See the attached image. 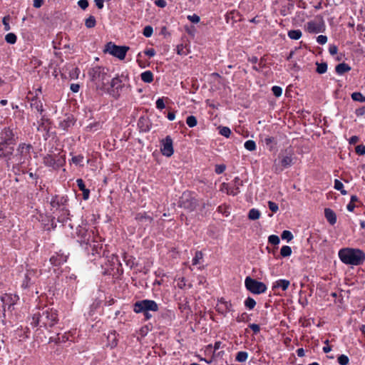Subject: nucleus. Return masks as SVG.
<instances>
[{
	"instance_id": "nucleus-34",
	"label": "nucleus",
	"mask_w": 365,
	"mask_h": 365,
	"mask_svg": "<svg viewBox=\"0 0 365 365\" xmlns=\"http://www.w3.org/2000/svg\"><path fill=\"white\" fill-rule=\"evenodd\" d=\"M111 262V266L113 267L111 269L113 271L115 269H116L117 272H118L119 268L121 267V263L120 262L118 257L117 256H113Z\"/></svg>"
},
{
	"instance_id": "nucleus-57",
	"label": "nucleus",
	"mask_w": 365,
	"mask_h": 365,
	"mask_svg": "<svg viewBox=\"0 0 365 365\" xmlns=\"http://www.w3.org/2000/svg\"><path fill=\"white\" fill-rule=\"evenodd\" d=\"M187 19L192 23H195V24H197L200 21V17L196 15V14H193L192 16H187Z\"/></svg>"
},
{
	"instance_id": "nucleus-41",
	"label": "nucleus",
	"mask_w": 365,
	"mask_h": 365,
	"mask_svg": "<svg viewBox=\"0 0 365 365\" xmlns=\"http://www.w3.org/2000/svg\"><path fill=\"white\" fill-rule=\"evenodd\" d=\"M281 237L282 240H286L289 242L293 239V235L289 230H284L281 235Z\"/></svg>"
},
{
	"instance_id": "nucleus-14",
	"label": "nucleus",
	"mask_w": 365,
	"mask_h": 365,
	"mask_svg": "<svg viewBox=\"0 0 365 365\" xmlns=\"http://www.w3.org/2000/svg\"><path fill=\"white\" fill-rule=\"evenodd\" d=\"M14 134L10 128H5L1 133V141L0 143H16L14 139Z\"/></svg>"
},
{
	"instance_id": "nucleus-50",
	"label": "nucleus",
	"mask_w": 365,
	"mask_h": 365,
	"mask_svg": "<svg viewBox=\"0 0 365 365\" xmlns=\"http://www.w3.org/2000/svg\"><path fill=\"white\" fill-rule=\"evenodd\" d=\"M202 258V253L201 252H196L194 258L192 259V264H197L199 260Z\"/></svg>"
},
{
	"instance_id": "nucleus-25",
	"label": "nucleus",
	"mask_w": 365,
	"mask_h": 365,
	"mask_svg": "<svg viewBox=\"0 0 365 365\" xmlns=\"http://www.w3.org/2000/svg\"><path fill=\"white\" fill-rule=\"evenodd\" d=\"M108 340L110 343V347H115L117 346V338H116V333L115 331L109 332L108 334Z\"/></svg>"
},
{
	"instance_id": "nucleus-40",
	"label": "nucleus",
	"mask_w": 365,
	"mask_h": 365,
	"mask_svg": "<svg viewBox=\"0 0 365 365\" xmlns=\"http://www.w3.org/2000/svg\"><path fill=\"white\" fill-rule=\"evenodd\" d=\"M197 118L193 115H190L186 119V123L190 128L195 127L197 125Z\"/></svg>"
},
{
	"instance_id": "nucleus-38",
	"label": "nucleus",
	"mask_w": 365,
	"mask_h": 365,
	"mask_svg": "<svg viewBox=\"0 0 365 365\" xmlns=\"http://www.w3.org/2000/svg\"><path fill=\"white\" fill-rule=\"evenodd\" d=\"M110 87L118 89L121 87V80L118 77L113 78L110 82Z\"/></svg>"
},
{
	"instance_id": "nucleus-64",
	"label": "nucleus",
	"mask_w": 365,
	"mask_h": 365,
	"mask_svg": "<svg viewBox=\"0 0 365 365\" xmlns=\"http://www.w3.org/2000/svg\"><path fill=\"white\" fill-rule=\"evenodd\" d=\"M71 90L74 92L77 93L79 91L80 86L77 83H72L70 87Z\"/></svg>"
},
{
	"instance_id": "nucleus-18",
	"label": "nucleus",
	"mask_w": 365,
	"mask_h": 365,
	"mask_svg": "<svg viewBox=\"0 0 365 365\" xmlns=\"http://www.w3.org/2000/svg\"><path fill=\"white\" fill-rule=\"evenodd\" d=\"M67 256L63 254L56 253L50 258L51 263L54 266H59L66 262Z\"/></svg>"
},
{
	"instance_id": "nucleus-10",
	"label": "nucleus",
	"mask_w": 365,
	"mask_h": 365,
	"mask_svg": "<svg viewBox=\"0 0 365 365\" xmlns=\"http://www.w3.org/2000/svg\"><path fill=\"white\" fill-rule=\"evenodd\" d=\"M161 153L166 156L170 157L173 153V140L170 135L165 137V138L163 139L161 141Z\"/></svg>"
},
{
	"instance_id": "nucleus-2",
	"label": "nucleus",
	"mask_w": 365,
	"mask_h": 365,
	"mask_svg": "<svg viewBox=\"0 0 365 365\" xmlns=\"http://www.w3.org/2000/svg\"><path fill=\"white\" fill-rule=\"evenodd\" d=\"M108 72V68L101 66H96L89 70L88 75L97 89L103 90L108 84L110 76Z\"/></svg>"
},
{
	"instance_id": "nucleus-54",
	"label": "nucleus",
	"mask_w": 365,
	"mask_h": 365,
	"mask_svg": "<svg viewBox=\"0 0 365 365\" xmlns=\"http://www.w3.org/2000/svg\"><path fill=\"white\" fill-rule=\"evenodd\" d=\"M249 327L253 331L255 334H257L260 331L259 325L257 324H249Z\"/></svg>"
},
{
	"instance_id": "nucleus-21",
	"label": "nucleus",
	"mask_w": 365,
	"mask_h": 365,
	"mask_svg": "<svg viewBox=\"0 0 365 365\" xmlns=\"http://www.w3.org/2000/svg\"><path fill=\"white\" fill-rule=\"evenodd\" d=\"M40 324H42L45 327L47 326L48 322H45L42 318V314L38 313L35 314L32 317V321L31 322V325L33 327H36L38 326Z\"/></svg>"
},
{
	"instance_id": "nucleus-45",
	"label": "nucleus",
	"mask_w": 365,
	"mask_h": 365,
	"mask_svg": "<svg viewBox=\"0 0 365 365\" xmlns=\"http://www.w3.org/2000/svg\"><path fill=\"white\" fill-rule=\"evenodd\" d=\"M268 242L273 245H277L279 243L280 240L277 235H272L268 237Z\"/></svg>"
},
{
	"instance_id": "nucleus-37",
	"label": "nucleus",
	"mask_w": 365,
	"mask_h": 365,
	"mask_svg": "<svg viewBox=\"0 0 365 365\" xmlns=\"http://www.w3.org/2000/svg\"><path fill=\"white\" fill-rule=\"evenodd\" d=\"M351 98L355 101L365 102V96L359 92H355L351 94Z\"/></svg>"
},
{
	"instance_id": "nucleus-56",
	"label": "nucleus",
	"mask_w": 365,
	"mask_h": 365,
	"mask_svg": "<svg viewBox=\"0 0 365 365\" xmlns=\"http://www.w3.org/2000/svg\"><path fill=\"white\" fill-rule=\"evenodd\" d=\"M317 41L319 44L323 45L327 43V37L326 36L320 35L317 37Z\"/></svg>"
},
{
	"instance_id": "nucleus-26",
	"label": "nucleus",
	"mask_w": 365,
	"mask_h": 365,
	"mask_svg": "<svg viewBox=\"0 0 365 365\" xmlns=\"http://www.w3.org/2000/svg\"><path fill=\"white\" fill-rule=\"evenodd\" d=\"M140 76L145 83H151L153 81V74L150 71L142 73Z\"/></svg>"
},
{
	"instance_id": "nucleus-30",
	"label": "nucleus",
	"mask_w": 365,
	"mask_h": 365,
	"mask_svg": "<svg viewBox=\"0 0 365 365\" xmlns=\"http://www.w3.org/2000/svg\"><path fill=\"white\" fill-rule=\"evenodd\" d=\"M248 358V354L246 351H239L236 355V361L239 362H245Z\"/></svg>"
},
{
	"instance_id": "nucleus-55",
	"label": "nucleus",
	"mask_w": 365,
	"mask_h": 365,
	"mask_svg": "<svg viewBox=\"0 0 365 365\" xmlns=\"http://www.w3.org/2000/svg\"><path fill=\"white\" fill-rule=\"evenodd\" d=\"M78 5L83 10H85L88 6V0H79L78 1Z\"/></svg>"
},
{
	"instance_id": "nucleus-53",
	"label": "nucleus",
	"mask_w": 365,
	"mask_h": 365,
	"mask_svg": "<svg viewBox=\"0 0 365 365\" xmlns=\"http://www.w3.org/2000/svg\"><path fill=\"white\" fill-rule=\"evenodd\" d=\"M250 320V317L247 314V313H243L237 319V322H248Z\"/></svg>"
},
{
	"instance_id": "nucleus-59",
	"label": "nucleus",
	"mask_w": 365,
	"mask_h": 365,
	"mask_svg": "<svg viewBox=\"0 0 365 365\" xmlns=\"http://www.w3.org/2000/svg\"><path fill=\"white\" fill-rule=\"evenodd\" d=\"M225 170V165H217L215 167V172L217 174L222 173Z\"/></svg>"
},
{
	"instance_id": "nucleus-19",
	"label": "nucleus",
	"mask_w": 365,
	"mask_h": 365,
	"mask_svg": "<svg viewBox=\"0 0 365 365\" xmlns=\"http://www.w3.org/2000/svg\"><path fill=\"white\" fill-rule=\"evenodd\" d=\"M90 160L81 155L73 156L71 158V162L76 166L83 167L86 164L89 163Z\"/></svg>"
},
{
	"instance_id": "nucleus-48",
	"label": "nucleus",
	"mask_w": 365,
	"mask_h": 365,
	"mask_svg": "<svg viewBox=\"0 0 365 365\" xmlns=\"http://www.w3.org/2000/svg\"><path fill=\"white\" fill-rule=\"evenodd\" d=\"M153 29L150 26H146L143 29V35L145 37H150L153 34Z\"/></svg>"
},
{
	"instance_id": "nucleus-7",
	"label": "nucleus",
	"mask_w": 365,
	"mask_h": 365,
	"mask_svg": "<svg viewBox=\"0 0 365 365\" xmlns=\"http://www.w3.org/2000/svg\"><path fill=\"white\" fill-rule=\"evenodd\" d=\"M128 49L129 47L128 46H116L112 42H109L106 44L104 51L109 53L110 54L118 58L120 60H123L125 58L126 52L128 51Z\"/></svg>"
},
{
	"instance_id": "nucleus-61",
	"label": "nucleus",
	"mask_w": 365,
	"mask_h": 365,
	"mask_svg": "<svg viewBox=\"0 0 365 365\" xmlns=\"http://www.w3.org/2000/svg\"><path fill=\"white\" fill-rule=\"evenodd\" d=\"M8 21H9V17L8 16L4 17V19H3V24L4 26V29H5L6 31H9L10 29V26H9Z\"/></svg>"
},
{
	"instance_id": "nucleus-27",
	"label": "nucleus",
	"mask_w": 365,
	"mask_h": 365,
	"mask_svg": "<svg viewBox=\"0 0 365 365\" xmlns=\"http://www.w3.org/2000/svg\"><path fill=\"white\" fill-rule=\"evenodd\" d=\"M232 20L233 21H237L240 20V14L237 11H232L226 15V20L228 23L230 20Z\"/></svg>"
},
{
	"instance_id": "nucleus-58",
	"label": "nucleus",
	"mask_w": 365,
	"mask_h": 365,
	"mask_svg": "<svg viewBox=\"0 0 365 365\" xmlns=\"http://www.w3.org/2000/svg\"><path fill=\"white\" fill-rule=\"evenodd\" d=\"M156 107L158 109H163L165 108V103L163 98H158L156 101Z\"/></svg>"
},
{
	"instance_id": "nucleus-20",
	"label": "nucleus",
	"mask_w": 365,
	"mask_h": 365,
	"mask_svg": "<svg viewBox=\"0 0 365 365\" xmlns=\"http://www.w3.org/2000/svg\"><path fill=\"white\" fill-rule=\"evenodd\" d=\"M324 216L330 225H334L336 222V213L330 208L324 209Z\"/></svg>"
},
{
	"instance_id": "nucleus-31",
	"label": "nucleus",
	"mask_w": 365,
	"mask_h": 365,
	"mask_svg": "<svg viewBox=\"0 0 365 365\" xmlns=\"http://www.w3.org/2000/svg\"><path fill=\"white\" fill-rule=\"evenodd\" d=\"M288 36L294 40H297L301 38L302 32L300 30H291L288 32Z\"/></svg>"
},
{
	"instance_id": "nucleus-63",
	"label": "nucleus",
	"mask_w": 365,
	"mask_h": 365,
	"mask_svg": "<svg viewBox=\"0 0 365 365\" xmlns=\"http://www.w3.org/2000/svg\"><path fill=\"white\" fill-rule=\"evenodd\" d=\"M155 4L160 8H164L166 6V1L165 0H156Z\"/></svg>"
},
{
	"instance_id": "nucleus-11",
	"label": "nucleus",
	"mask_w": 365,
	"mask_h": 365,
	"mask_svg": "<svg viewBox=\"0 0 365 365\" xmlns=\"http://www.w3.org/2000/svg\"><path fill=\"white\" fill-rule=\"evenodd\" d=\"M135 219L138 224L144 228L150 225L153 221V217L148 215L146 212L137 213L135 216Z\"/></svg>"
},
{
	"instance_id": "nucleus-32",
	"label": "nucleus",
	"mask_w": 365,
	"mask_h": 365,
	"mask_svg": "<svg viewBox=\"0 0 365 365\" xmlns=\"http://www.w3.org/2000/svg\"><path fill=\"white\" fill-rule=\"evenodd\" d=\"M317 66V72L319 74H322L327 72V63H316Z\"/></svg>"
},
{
	"instance_id": "nucleus-9",
	"label": "nucleus",
	"mask_w": 365,
	"mask_h": 365,
	"mask_svg": "<svg viewBox=\"0 0 365 365\" xmlns=\"http://www.w3.org/2000/svg\"><path fill=\"white\" fill-rule=\"evenodd\" d=\"M43 163L46 165L56 169L63 165L65 158L64 156H57V158H55L51 155H47L43 158Z\"/></svg>"
},
{
	"instance_id": "nucleus-44",
	"label": "nucleus",
	"mask_w": 365,
	"mask_h": 365,
	"mask_svg": "<svg viewBox=\"0 0 365 365\" xmlns=\"http://www.w3.org/2000/svg\"><path fill=\"white\" fill-rule=\"evenodd\" d=\"M245 148L250 151H253L256 149V144L255 141L249 140L245 142Z\"/></svg>"
},
{
	"instance_id": "nucleus-13",
	"label": "nucleus",
	"mask_w": 365,
	"mask_h": 365,
	"mask_svg": "<svg viewBox=\"0 0 365 365\" xmlns=\"http://www.w3.org/2000/svg\"><path fill=\"white\" fill-rule=\"evenodd\" d=\"M42 318L48 322L47 326L52 327L57 322V314L56 312L45 310L42 312Z\"/></svg>"
},
{
	"instance_id": "nucleus-6",
	"label": "nucleus",
	"mask_w": 365,
	"mask_h": 365,
	"mask_svg": "<svg viewBox=\"0 0 365 365\" xmlns=\"http://www.w3.org/2000/svg\"><path fill=\"white\" fill-rule=\"evenodd\" d=\"M246 289L255 294L264 293L267 290V286L264 283L259 282L250 277H247L245 280Z\"/></svg>"
},
{
	"instance_id": "nucleus-16",
	"label": "nucleus",
	"mask_w": 365,
	"mask_h": 365,
	"mask_svg": "<svg viewBox=\"0 0 365 365\" xmlns=\"http://www.w3.org/2000/svg\"><path fill=\"white\" fill-rule=\"evenodd\" d=\"M220 190L228 195H235L239 192V187L235 184H221Z\"/></svg>"
},
{
	"instance_id": "nucleus-12",
	"label": "nucleus",
	"mask_w": 365,
	"mask_h": 365,
	"mask_svg": "<svg viewBox=\"0 0 365 365\" xmlns=\"http://www.w3.org/2000/svg\"><path fill=\"white\" fill-rule=\"evenodd\" d=\"M324 21L322 19L319 22L315 21H309L307 24V29L309 33H319L323 31Z\"/></svg>"
},
{
	"instance_id": "nucleus-47",
	"label": "nucleus",
	"mask_w": 365,
	"mask_h": 365,
	"mask_svg": "<svg viewBox=\"0 0 365 365\" xmlns=\"http://www.w3.org/2000/svg\"><path fill=\"white\" fill-rule=\"evenodd\" d=\"M217 210L219 212L222 213L225 216H228L230 215L229 207L226 205H220L217 207Z\"/></svg>"
},
{
	"instance_id": "nucleus-35",
	"label": "nucleus",
	"mask_w": 365,
	"mask_h": 365,
	"mask_svg": "<svg viewBox=\"0 0 365 365\" xmlns=\"http://www.w3.org/2000/svg\"><path fill=\"white\" fill-rule=\"evenodd\" d=\"M255 305H256V302H255V300L253 298L250 297H247V298L246 299V300L245 301V306L247 309H254V307H255Z\"/></svg>"
},
{
	"instance_id": "nucleus-23",
	"label": "nucleus",
	"mask_w": 365,
	"mask_h": 365,
	"mask_svg": "<svg viewBox=\"0 0 365 365\" xmlns=\"http://www.w3.org/2000/svg\"><path fill=\"white\" fill-rule=\"evenodd\" d=\"M350 70H351V67L345 63H339L335 68L336 72L339 75H342V74L349 71Z\"/></svg>"
},
{
	"instance_id": "nucleus-22",
	"label": "nucleus",
	"mask_w": 365,
	"mask_h": 365,
	"mask_svg": "<svg viewBox=\"0 0 365 365\" xmlns=\"http://www.w3.org/2000/svg\"><path fill=\"white\" fill-rule=\"evenodd\" d=\"M289 284H290V282L289 280L279 279L274 283V284L272 286V289L281 288L283 291H285L287 289Z\"/></svg>"
},
{
	"instance_id": "nucleus-17",
	"label": "nucleus",
	"mask_w": 365,
	"mask_h": 365,
	"mask_svg": "<svg viewBox=\"0 0 365 365\" xmlns=\"http://www.w3.org/2000/svg\"><path fill=\"white\" fill-rule=\"evenodd\" d=\"M232 304L230 302L221 299L220 301V304L217 305L216 310L222 314H226L228 312L230 311V308Z\"/></svg>"
},
{
	"instance_id": "nucleus-43",
	"label": "nucleus",
	"mask_w": 365,
	"mask_h": 365,
	"mask_svg": "<svg viewBox=\"0 0 365 365\" xmlns=\"http://www.w3.org/2000/svg\"><path fill=\"white\" fill-rule=\"evenodd\" d=\"M5 40L7 43L13 44L16 41V36L13 33H9L6 35Z\"/></svg>"
},
{
	"instance_id": "nucleus-28",
	"label": "nucleus",
	"mask_w": 365,
	"mask_h": 365,
	"mask_svg": "<svg viewBox=\"0 0 365 365\" xmlns=\"http://www.w3.org/2000/svg\"><path fill=\"white\" fill-rule=\"evenodd\" d=\"M79 190L82 191L83 199L88 200L89 198L90 190L86 188V184H77Z\"/></svg>"
},
{
	"instance_id": "nucleus-24",
	"label": "nucleus",
	"mask_w": 365,
	"mask_h": 365,
	"mask_svg": "<svg viewBox=\"0 0 365 365\" xmlns=\"http://www.w3.org/2000/svg\"><path fill=\"white\" fill-rule=\"evenodd\" d=\"M65 201L66 200L63 197L56 195L52 198L51 205L53 207H58L61 205H63Z\"/></svg>"
},
{
	"instance_id": "nucleus-29",
	"label": "nucleus",
	"mask_w": 365,
	"mask_h": 365,
	"mask_svg": "<svg viewBox=\"0 0 365 365\" xmlns=\"http://www.w3.org/2000/svg\"><path fill=\"white\" fill-rule=\"evenodd\" d=\"M260 217V212L255 208L251 209L248 213V218L251 220H256Z\"/></svg>"
},
{
	"instance_id": "nucleus-8",
	"label": "nucleus",
	"mask_w": 365,
	"mask_h": 365,
	"mask_svg": "<svg viewBox=\"0 0 365 365\" xmlns=\"http://www.w3.org/2000/svg\"><path fill=\"white\" fill-rule=\"evenodd\" d=\"M14 143H0V158H4L6 161L7 165L11 166V157L14 155Z\"/></svg>"
},
{
	"instance_id": "nucleus-42",
	"label": "nucleus",
	"mask_w": 365,
	"mask_h": 365,
	"mask_svg": "<svg viewBox=\"0 0 365 365\" xmlns=\"http://www.w3.org/2000/svg\"><path fill=\"white\" fill-rule=\"evenodd\" d=\"M337 361L340 365H347L349 359L347 356L341 354L338 356Z\"/></svg>"
},
{
	"instance_id": "nucleus-51",
	"label": "nucleus",
	"mask_w": 365,
	"mask_h": 365,
	"mask_svg": "<svg viewBox=\"0 0 365 365\" xmlns=\"http://www.w3.org/2000/svg\"><path fill=\"white\" fill-rule=\"evenodd\" d=\"M272 91L276 97H279L282 93V89L277 86H273Z\"/></svg>"
},
{
	"instance_id": "nucleus-5",
	"label": "nucleus",
	"mask_w": 365,
	"mask_h": 365,
	"mask_svg": "<svg viewBox=\"0 0 365 365\" xmlns=\"http://www.w3.org/2000/svg\"><path fill=\"white\" fill-rule=\"evenodd\" d=\"M180 207L187 210L188 212L194 211L199 205V200L197 195L190 191H185L182 193L179 200Z\"/></svg>"
},
{
	"instance_id": "nucleus-3",
	"label": "nucleus",
	"mask_w": 365,
	"mask_h": 365,
	"mask_svg": "<svg viewBox=\"0 0 365 365\" xmlns=\"http://www.w3.org/2000/svg\"><path fill=\"white\" fill-rule=\"evenodd\" d=\"M32 146L30 144L21 143L19 145L16 153L11 157V163L12 167L22 165L31 158V150Z\"/></svg>"
},
{
	"instance_id": "nucleus-4",
	"label": "nucleus",
	"mask_w": 365,
	"mask_h": 365,
	"mask_svg": "<svg viewBox=\"0 0 365 365\" xmlns=\"http://www.w3.org/2000/svg\"><path fill=\"white\" fill-rule=\"evenodd\" d=\"M158 308V304L150 299L137 301L133 304V311L135 313H143L145 320H149L152 317L150 312H157Z\"/></svg>"
},
{
	"instance_id": "nucleus-62",
	"label": "nucleus",
	"mask_w": 365,
	"mask_h": 365,
	"mask_svg": "<svg viewBox=\"0 0 365 365\" xmlns=\"http://www.w3.org/2000/svg\"><path fill=\"white\" fill-rule=\"evenodd\" d=\"M329 51V53L331 55H335L337 53V51H338L337 46L335 45H331Z\"/></svg>"
},
{
	"instance_id": "nucleus-15",
	"label": "nucleus",
	"mask_w": 365,
	"mask_h": 365,
	"mask_svg": "<svg viewBox=\"0 0 365 365\" xmlns=\"http://www.w3.org/2000/svg\"><path fill=\"white\" fill-rule=\"evenodd\" d=\"M17 299V296L12 297L11 294H7L0 297V300H1V303L5 309L6 307L8 309H10V308L16 304Z\"/></svg>"
},
{
	"instance_id": "nucleus-39",
	"label": "nucleus",
	"mask_w": 365,
	"mask_h": 365,
	"mask_svg": "<svg viewBox=\"0 0 365 365\" xmlns=\"http://www.w3.org/2000/svg\"><path fill=\"white\" fill-rule=\"evenodd\" d=\"M292 159L290 156H283L281 160V164L283 167L287 168L292 164Z\"/></svg>"
},
{
	"instance_id": "nucleus-33",
	"label": "nucleus",
	"mask_w": 365,
	"mask_h": 365,
	"mask_svg": "<svg viewBox=\"0 0 365 365\" xmlns=\"http://www.w3.org/2000/svg\"><path fill=\"white\" fill-rule=\"evenodd\" d=\"M292 254V249L289 246L284 245L281 248L280 255L283 257H289Z\"/></svg>"
},
{
	"instance_id": "nucleus-52",
	"label": "nucleus",
	"mask_w": 365,
	"mask_h": 365,
	"mask_svg": "<svg viewBox=\"0 0 365 365\" xmlns=\"http://www.w3.org/2000/svg\"><path fill=\"white\" fill-rule=\"evenodd\" d=\"M355 150L358 155H364L365 154V145L362 144L359 145L356 147Z\"/></svg>"
},
{
	"instance_id": "nucleus-49",
	"label": "nucleus",
	"mask_w": 365,
	"mask_h": 365,
	"mask_svg": "<svg viewBox=\"0 0 365 365\" xmlns=\"http://www.w3.org/2000/svg\"><path fill=\"white\" fill-rule=\"evenodd\" d=\"M268 206H269V210L272 212H277L279 210V207H278V205L274 202H272V201H269L268 202Z\"/></svg>"
},
{
	"instance_id": "nucleus-1",
	"label": "nucleus",
	"mask_w": 365,
	"mask_h": 365,
	"mask_svg": "<svg viewBox=\"0 0 365 365\" xmlns=\"http://www.w3.org/2000/svg\"><path fill=\"white\" fill-rule=\"evenodd\" d=\"M338 255L340 260L346 264L358 266L365 261V252L360 249L342 248L339 251Z\"/></svg>"
},
{
	"instance_id": "nucleus-46",
	"label": "nucleus",
	"mask_w": 365,
	"mask_h": 365,
	"mask_svg": "<svg viewBox=\"0 0 365 365\" xmlns=\"http://www.w3.org/2000/svg\"><path fill=\"white\" fill-rule=\"evenodd\" d=\"M220 129V133L225 136L228 138L231 133V130L228 127H219Z\"/></svg>"
},
{
	"instance_id": "nucleus-36",
	"label": "nucleus",
	"mask_w": 365,
	"mask_h": 365,
	"mask_svg": "<svg viewBox=\"0 0 365 365\" xmlns=\"http://www.w3.org/2000/svg\"><path fill=\"white\" fill-rule=\"evenodd\" d=\"M96 19L93 16H90L85 21V25L88 29L93 28L96 26Z\"/></svg>"
},
{
	"instance_id": "nucleus-60",
	"label": "nucleus",
	"mask_w": 365,
	"mask_h": 365,
	"mask_svg": "<svg viewBox=\"0 0 365 365\" xmlns=\"http://www.w3.org/2000/svg\"><path fill=\"white\" fill-rule=\"evenodd\" d=\"M344 184H334V188L337 190L341 191V194L345 195L346 190H344Z\"/></svg>"
}]
</instances>
